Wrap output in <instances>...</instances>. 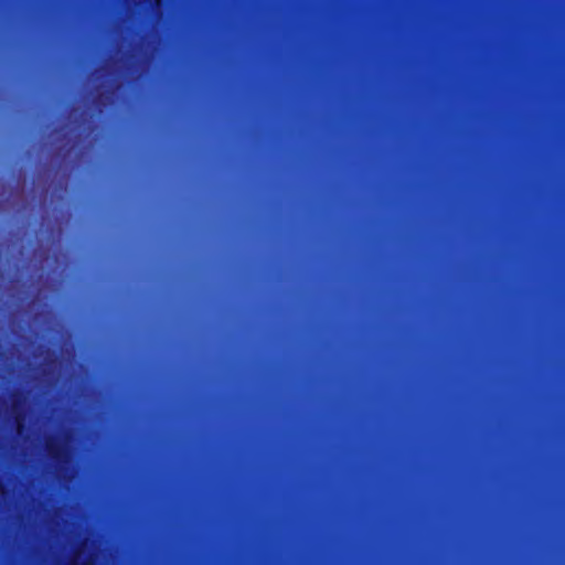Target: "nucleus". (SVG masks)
Here are the masks:
<instances>
[{"instance_id": "1", "label": "nucleus", "mask_w": 565, "mask_h": 565, "mask_svg": "<svg viewBox=\"0 0 565 565\" xmlns=\"http://www.w3.org/2000/svg\"><path fill=\"white\" fill-rule=\"evenodd\" d=\"M24 398L22 394H13L12 396V413H13V422L15 424L17 430L22 431L25 428V412L23 408Z\"/></svg>"}, {"instance_id": "2", "label": "nucleus", "mask_w": 565, "mask_h": 565, "mask_svg": "<svg viewBox=\"0 0 565 565\" xmlns=\"http://www.w3.org/2000/svg\"><path fill=\"white\" fill-rule=\"evenodd\" d=\"M47 457L57 462H63L66 459V451L57 439L51 438L46 440Z\"/></svg>"}]
</instances>
